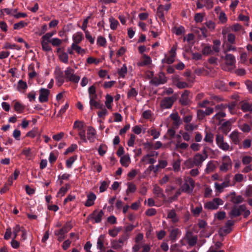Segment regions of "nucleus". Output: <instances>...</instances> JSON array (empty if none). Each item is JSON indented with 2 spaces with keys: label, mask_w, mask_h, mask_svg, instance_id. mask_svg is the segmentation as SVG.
<instances>
[{
  "label": "nucleus",
  "mask_w": 252,
  "mask_h": 252,
  "mask_svg": "<svg viewBox=\"0 0 252 252\" xmlns=\"http://www.w3.org/2000/svg\"><path fill=\"white\" fill-rule=\"evenodd\" d=\"M235 35L234 33H228L227 34V41L228 43L234 44L235 43Z\"/></svg>",
  "instance_id": "4d7b16f0"
},
{
  "label": "nucleus",
  "mask_w": 252,
  "mask_h": 252,
  "mask_svg": "<svg viewBox=\"0 0 252 252\" xmlns=\"http://www.w3.org/2000/svg\"><path fill=\"white\" fill-rule=\"evenodd\" d=\"M231 166V160L228 156H225L223 158L222 165L220 166V169L221 171H226L229 167Z\"/></svg>",
  "instance_id": "2eb2a0df"
},
{
  "label": "nucleus",
  "mask_w": 252,
  "mask_h": 252,
  "mask_svg": "<svg viewBox=\"0 0 252 252\" xmlns=\"http://www.w3.org/2000/svg\"><path fill=\"white\" fill-rule=\"evenodd\" d=\"M64 75L66 82L77 83L80 80V77L74 74V70L69 66L64 70Z\"/></svg>",
  "instance_id": "f257e3e1"
},
{
  "label": "nucleus",
  "mask_w": 252,
  "mask_h": 252,
  "mask_svg": "<svg viewBox=\"0 0 252 252\" xmlns=\"http://www.w3.org/2000/svg\"><path fill=\"white\" fill-rule=\"evenodd\" d=\"M245 211V204L240 205H234L231 207V211H230L228 215L230 218L233 219L240 216L241 215L242 211Z\"/></svg>",
  "instance_id": "20e7f679"
},
{
  "label": "nucleus",
  "mask_w": 252,
  "mask_h": 252,
  "mask_svg": "<svg viewBox=\"0 0 252 252\" xmlns=\"http://www.w3.org/2000/svg\"><path fill=\"white\" fill-rule=\"evenodd\" d=\"M151 63V59L150 57L146 55L145 54L143 55L142 62L140 63L141 66L148 65H149Z\"/></svg>",
  "instance_id": "c9c22d12"
},
{
  "label": "nucleus",
  "mask_w": 252,
  "mask_h": 252,
  "mask_svg": "<svg viewBox=\"0 0 252 252\" xmlns=\"http://www.w3.org/2000/svg\"><path fill=\"white\" fill-rule=\"evenodd\" d=\"M154 193L157 194L158 196L162 198L165 197L164 194L163 193V190L161 188L158 186H156L154 188Z\"/></svg>",
  "instance_id": "e433bc0d"
},
{
  "label": "nucleus",
  "mask_w": 252,
  "mask_h": 252,
  "mask_svg": "<svg viewBox=\"0 0 252 252\" xmlns=\"http://www.w3.org/2000/svg\"><path fill=\"white\" fill-rule=\"evenodd\" d=\"M174 57L171 56H169L168 57L165 56V58L162 60V63L171 64L174 62Z\"/></svg>",
  "instance_id": "8fccbe9b"
},
{
  "label": "nucleus",
  "mask_w": 252,
  "mask_h": 252,
  "mask_svg": "<svg viewBox=\"0 0 252 252\" xmlns=\"http://www.w3.org/2000/svg\"><path fill=\"white\" fill-rule=\"evenodd\" d=\"M233 121L231 119L228 120L225 122H221V130L223 134H227L228 132L231 130V125Z\"/></svg>",
  "instance_id": "f8f14e48"
},
{
  "label": "nucleus",
  "mask_w": 252,
  "mask_h": 252,
  "mask_svg": "<svg viewBox=\"0 0 252 252\" xmlns=\"http://www.w3.org/2000/svg\"><path fill=\"white\" fill-rule=\"evenodd\" d=\"M77 158V156L74 155L69 158L65 161V166L68 168H70L72 167V164L74 163V161L76 160Z\"/></svg>",
  "instance_id": "473e14b6"
},
{
  "label": "nucleus",
  "mask_w": 252,
  "mask_h": 252,
  "mask_svg": "<svg viewBox=\"0 0 252 252\" xmlns=\"http://www.w3.org/2000/svg\"><path fill=\"white\" fill-rule=\"evenodd\" d=\"M113 101V98L112 96L109 94H106V101H105V105L108 109L111 108V106L110 103H112Z\"/></svg>",
  "instance_id": "49530a36"
},
{
  "label": "nucleus",
  "mask_w": 252,
  "mask_h": 252,
  "mask_svg": "<svg viewBox=\"0 0 252 252\" xmlns=\"http://www.w3.org/2000/svg\"><path fill=\"white\" fill-rule=\"evenodd\" d=\"M106 39L104 37L101 36H98L97 38V44L101 47H105L106 46Z\"/></svg>",
  "instance_id": "5fc2aeb1"
},
{
  "label": "nucleus",
  "mask_w": 252,
  "mask_h": 252,
  "mask_svg": "<svg viewBox=\"0 0 252 252\" xmlns=\"http://www.w3.org/2000/svg\"><path fill=\"white\" fill-rule=\"evenodd\" d=\"M174 30H175L174 32L177 35H181L185 32V29L182 26H180L178 27H174Z\"/></svg>",
  "instance_id": "a18cd8bd"
},
{
  "label": "nucleus",
  "mask_w": 252,
  "mask_h": 252,
  "mask_svg": "<svg viewBox=\"0 0 252 252\" xmlns=\"http://www.w3.org/2000/svg\"><path fill=\"white\" fill-rule=\"evenodd\" d=\"M204 140L206 142L212 143L213 142V134L211 132H206Z\"/></svg>",
  "instance_id": "3c124183"
},
{
  "label": "nucleus",
  "mask_w": 252,
  "mask_h": 252,
  "mask_svg": "<svg viewBox=\"0 0 252 252\" xmlns=\"http://www.w3.org/2000/svg\"><path fill=\"white\" fill-rule=\"evenodd\" d=\"M225 82L220 80H217L214 83V85L217 88L221 90L225 89Z\"/></svg>",
  "instance_id": "79ce46f5"
},
{
  "label": "nucleus",
  "mask_w": 252,
  "mask_h": 252,
  "mask_svg": "<svg viewBox=\"0 0 252 252\" xmlns=\"http://www.w3.org/2000/svg\"><path fill=\"white\" fill-rule=\"evenodd\" d=\"M50 90L45 89L41 88L39 90L40 95L38 97V100L40 103L47 102L48 100V95L50 94Z\"/></svg>",
  "instance_id": "1a4fd4ad"
},
{
  "label": "nucleus",
  "mask_w": 252,
  "mask_h": 252,
  "mask_svg": "<svg viewBox=\"0 0 252 252\" xmlns=\"http://www.w3.org/2000/svg\"><path fill=\"white\" fill-rule=\"evenodd\" d=\"M127 67L126 65L124 64L121 68L119 70V74L120 76L124 78L126 74L127 73Z\"/></svg>",
  "instance_id": "13d9d810"
},
{
  "label": "nucleus",
  "mask_w": 252,
  "mask_h": 252,
  "mask_svg": "<svg viewBox=\"0 0 252 252\" xmlns=\"http://www.w3.org/2000/svg\"><path fill=\"white\" fill-rule=\"evenodd\" d=\"M251 141L250 139L247 138L244 140L243 143V147L244 149H248L251 147Z\"/></svg>",
  "instance_id": "774afa93"
},
{
  "label": "nucleus",
  "mask_w": 252,
  "mask_h": 252,
  "mask_svg": "<svg viewBox=\"0 0 252 252\" xmlns=\"http://www.w3.org/2000/svg\"><path fill=\"white\" fill-rule=\"evenodd\" d=\"M105 236L104 234H101L99 238H97L96 243V248L101 251H105V249L104 246Z\"/></svg>",
  "instance_id": "dca6fc26"
},
{
  "label": "nucleus",
  "mask_w": 252,
  "mask_h": 252,
  "mask_svg": "<svg viewBox=\"0 0 252 252\" xmlns=\"http://www.w3.org/2000/svg\"><path fill=\"white\" fill-rule=\"evenodd\" d=\"M104 215L103 211L101 210L97 213V211L95 210L92 214L89 215L88 218L90 219H94L95 223H100L101 221L102 217Z\"/></svg>",
  "instance_id": "9d476101"
},
{
  "label": "nucleus",
  "mask_w": 252,
  "mask_h": 252,
  "mask_svg": "<svg viewBox=\"0 0 252 252\" xmlns=\"http://www.w3.org/2000/svg\"><path fill=\"white\" fill-rule=\"evenodd\" d=\"M28 23L25 21H21L19 22L16 23L13 25V28L15 30H19L24 27L27 26Z\"/></svg>",
  "instance_id": "72a5a7b5"
},
{
  "label": "nucleus",
  "mask_w": 252,
  "mask_h": 252,
  "mask_svg": "<svg viewBox=\"0 0 252 252\" xmlns=\"http://www.w3.org/2000/svg\"><path fill=\"white\" fill-rule=\"evenodd\" d=\"M241 109L244 112L250 111L252 113V104H250L248 102H244L241 106Z\"/></svg>",
  "instance_id": "c756f323"
},
{
  "label": "nucleus",
  "mask_w": 252,
  "mask_h": 252,
  "mask_svg": "<svg viewBox=\"0 0 252 252\" xmlns=\"http://www.w3.org/2000/svg\"><path fill=\"white\" fill-rule=\"evenodd\" d=\"M96 195L94 193L91 192L87 195V200L85 205L86 207H91L94 204Z\"/></svg>",
  "instance_id": "aec40b11"
},
{
  "label": "nucleus",
  "mask_w": 252,
  "mask_h": 252,
  "mask_svg": "<svg viewBox=\"0 0 252 252\" xmlns=\"http://www.w3.org/2000/svg\"><path fill=\"white\" fill-rule=\"evenodd\" d=\"M128 157H126V156H124L121 157V158H120V162L123 166L127 167L128 164H127V162H128Z\"/></svg>",
  "instance_id": "bf43d9fd"
},
{
  "label": "nucleus",
  "mask_w": 252,
  "mask_h": 252,
  "mask_svg": "<svg viewBox=\"0 0 252 252\" xmlns=\"http://www.w3.org/2000/svg\"><path fill=\"white\" fill-rule=\"evenodd\" d=\"M107 146L104 144H101L99 147L97 151H98V153L100 156H103L105 154Z\"/></svg>",
  "instance_id": "864d4df0"
},
{
  "label": "nucleus",
  "mask_w": 252,
  "mask_h": 252,
  "mask_svg": "<svg viewBox=\"0 0 252 252\" xmlns=\"http://www.w3.org/2000/svg\"><path fill=\"white\" fill-rule=\"evenodd\" d=\"M158 155V154L157 152L155 151H151L149 154H147L142 157V159H141V161L145 162L147 159L149 158H152L154 156L157 157Z\"/></svg>",
  "instance_id": "2f4dec72"
},
{
  "label": "nucleus",
  "mask_w": 252,
  "mask_h": 252,
  "mask_svg": "<svg viewBox=\"0 0 252 252\" xmlns=\"http://www.w3.org/2000/svg\"><path fill=\"white\" fill-rule=\"evenodd\" d=\"M223 201L221 198H213L212 201H209L204 204V208L211 210H217L219 205H222Z\"/></svg>",
  "instance_id": "7ed1b4c3"
},
{
  "label": "nucleus",
  "mask_w": 252,
  "mask_h": 252,
  "mask_svg": "<svg viewBox=\"0 0 252 252\" xmlns=\"http://www.w3.org/2000/svg\"><path fill=\"white\" fill-rule=\"evenodd\" d=\"M204 15L201 13H196L194 16V20L195 22H201L203 20Z\"/></svg>",
  "instance_id": "0e129e2a"
},
{
  "label": "nucleus",
  "mask_w": 252,
  "mask_h": 252,
  "mask_svg": "<svg viewBox=\"0 0 252 252\" xmlns=\"http://www.w3.org/2000/svg\"><path fill=\"white\" fill-rule=\"evenodd\" d=\"M72 228V225L70 222H67L64 224L63 226L58 230L55 231V235H59L65 234L70 231Z\"/></svg>",
  "instance_id": "9b49d317"
},
{
  "label": "nucleus",
  "mask_w": 252,
  "mask_h": 252,
  "mask_svg": "<svg viewBox=\"0 0 252 252\" xmlns=\"http://www.w3.org/2000/svg\"><path fill=\"white\" fill-rule=\"evenodd\" d=\"M176 86L179 89H185L189 87V84L186 82L178 81Z\"/></svg>",
  "instance_id": "338daca9"
},
{
  "label": "nucleus",
  "mask_w": 252,
  "mask_h": 252,
  "mask_svg": "<svg viewBox=\"0 0 252 252\" xmlns=\"http://www.w3.org/2000/svg\"><path fill=\"white\" fill-rule=\"evenodd\" d=\"M184 164L186 168L190 169L193 167L195 166L193 161L192 158L187 159L184 162Z\"/></svg>",
  "instance_id": "603ef678"
},
{
  "label": "nucleus",
  "mask_w": 252,
  "mask_h": 252,
  "mask_svg": "<svg viewBox=\"0 0 252 252\" xmlns=\"http://www.w3.org/2000/svg\"><path fill=\"white\" fill-rule=\"evenodd\" d=\"M189 91L187 90L182 94L180 102L182 105L187 106L189 104L190 101L189 98Z\"/></svg>",
  "instance_id": "4468645a"
},
{
  "label": "nucleus",
  "mask_w": 252,
  "mask_h": 252,
  "mask_svg": "<svg viewBox=\"0 0 252 252\" xmlns=\"http://www.w3.org/2000/svg\"><path fill=\"white\" fill-rule=\"evenodd\" d=\"M150 83L154 85L155 86H158L160 84H163L164 83L160 80L157 77H155L151 80Z\"/></svg>",
  "instance_id": "6e6d98bb"
},
{
  "label": "nucleus",
  "mask_w": 252,
  "mask_h": 252,
  "mask_svg": "<svg viewBox=\"0 0 252 252\" xmlns=\"http://www.w3.org/2000/svg\"><path fill=\"white\" fill-rule=\"evenodd\" d=\"M55 79L58 86H62L65 81L64 72L61 70L60 67H56L55 70Z\"/></svg>",
  "instance_id": "39448f33"
},
{
  "label": "nucleus",
  "mask_w": 252,
  "mask_h": 252,
  "mask_svg": "<svg viewBox=\"0 0 252 252\" xmlns=\"http://www.w3.org/2000/svg\"><path fill=\"white\" fill-rule=\"evenodd\" d=\"M227 197L230 199V201L234 205H237L243 203L244 198L241 195H237L235 191L231 192L229 194L227 195Z\"/></svg>",
  "instance_id": "423d86ee"
},
{
  "label": "nucleus",
  "mask_w": 252,
  "mask_h": 252,
  "mask_svg": "<svg viewBox=\"0 0 252 252\" xmlns=\"http://www.w3.org/2000/svg\"><path fill=\"white\" fill-rule=\"evenodd\" d=\"M87 138L90 142L94 141V136L96 134L95 129L91 126H89L87 128Z\"/></svg>",
  "instance_id": "6ab92c4d"
},
{
  "label": "nucleus",
  "mask_w": 252,
  "mask_h": 252,
  "mask_svg": "<svg viewBox=\"0 0 252 252\" xmlns=\"http://www.w3.org/2000/svg\"><path fill=\"white\" fill-rule=\"evenodd\" d=\"M14 110L18 113H22L25 108V106L19 102H16L14 105Z\"/></svg>",
  "instance_id": "cd10ccee"
},
{
  "label": "nucleus",
  "mask_w": 252,
  "mask_h": 252,
  "mask_svg": "<svg viewBox=\"0 0 252 252\" xmlns=\"http://www.w3.org/2000/svg\"><path fill=\"white\" fill-rule=\"evenodd\" d=\"M71 48L74 51H76L78 54H84L85 53V51L82 49L81 47L78 46L77 44L72 43Z\"/></svg>",
  "instance_id": "a19ab883"
},
{
  "label": "nucleus",
  "mask_w": 252,
  "mask_h": 252,
  "mask_svg": "<svg viewBox=\"0 0 252 252\" xmlns=\"http://www.w3.org/2000/svg\"><path fill=\"white\" fill-rule=\"evenodd\" d=\"M77 145L76 144H72L71 146L66 149L64 153V155H67L70 153H72L77 149Z\"/></svg>",
  "instance_id": "09e8293b"
},
{
  "label": "nucleus",
  "mask_w": 252,
  "mask_h": 252,
  "mask_svg": "<svg viewBox=\"0 0 252 252\" xmlns=\"http://www.w3.org/2000/svg\"><path fill=\"white\" fill-rule=\"evenodd\" d=\"M186 237L189 246L193 247L196 244L197 242V238L196 236H189L187 234Z\"/></svg>",
  "instance_id": "f704fd0d"
},
{
  "label": "nucleus",
  "mask_w": 252,
  "mask_h": 252,
  "mask_svg": "<svg viewBox=\"0 0 252 252\" xmlns=\"http://www.w3.org/2000/svg\"><path fill=\"white\" fill-rule=\"evenodd\" d=\"M236 102L235 101H234L227 105L226 107L228 108V111H230L231 114H234L236 113Z\"/></svg>",
  "instance_id": "c03bdc74"
},
{
  "label": "nucleus",
  "mask_w": 252,
  "mask_h": 252,
  "mask_svg": "<svg viewBox=\"0 0 252 252\" xmlns=\"http://www.w3.org/2000/svg\"><path fill=\"white\" fill-rule=\"evenodd\" d=\"M181 235V231L178 228H174L170 231L169 234V238L172 242H174L177 240L178 237Z\"/></svg>",
  "instance_id": "f3484780"
},
{
  "label": "nucleus",
  "mask_w": 252,
  "mask_h": 252,
  "mask_svg": "<svg viewBox=\"0 0 252 252\" xmlns=\"http://www.w3.org/2000/svg\"><path fill=\"white\" fill-rule=\"evenodd\" d=\"M252 162V157L249 156H245L243 157L242 162L244 165H248Z\"/></svg>",
  "instance_id": "680f3d73"
},
{
  "label": "nucleus",
  "mask_w": 252,
  "mask_h": 252,
  "mask_svg": "<svg viewBox=\"0 0 252 252\" xmlns=\"http://www.w3.org/2000/svg\"><path fill=\"white\" fill-rule=\"evenodd\" d=\"M205 116H207L204 113V111L202 110H197V118L199 120H202L205 117Z\"/></svg>",
  "instance_id": "e2e57ef3"
},
{
  "label": "nucleus",
  "mask_w": 252,
  "mask_h": 252,
  "mask_svg": "<svg viewBox=\"0 0 252 252\" xmlns=\"http://www.w3.org/2000/svg\"><path fill=\"white\" fill-rule=\"evenodd\" d=\"M167 218L171 219L172 223H177L180 220V219L177 217L176 211L174 209L169 211L167 215Z\"/></svg>",
  "instance_id": "412c9836"
},
{
  "label": "nucleus",
  "mask_w": 252,
  "mask_h": 252,
  "mask_svg": "<svg viewBox=\"0 0 252 252\" xmlns=\"http://www.w3.org/2000/svg\"><path fill=\"white\" fill-rule=\"evenodd\" d=\"M234 221L231 220H227L225 222L224 228L222 229L223 233L227 234L231 231V227L233 226L234 224Z\"/></svg>",
  "instance_id": "5701e85b"
},
{
  "label": "nucleus",
  "mask_w": 252,
  "mask_h": 252,
  "mask_svg": "<svg viewBox=\"0 0 252 252\" xmlns=\"http://www.w3.org/2000/svg\"><path fill=\"white\" fill-rule=\"evenodd\" d=\"M226 116V114L225 112H223L222 111L219 112L218 113H217L216 115H214L213 119H216L217 120H219V122L218 123V125H220L221 123L223 121V119H221V118H224Z\"/></svg>",
  "instance_id": "bb28decb"
},
{
  "label": "nucleus",
  "mask_w": 252,
  "mask_h": 252,
  "mask_svg": "<svg viewBox=\"0 0 252 252\" xmlns=\"http://www.w3.org/2000/svg\"><path fill=\"white\" fill-rule=\"evenodd\" d=\"M109 20L110 23V29L112 30H116L119 25V22L118 21V20L113 18L112 17L109 18Z\"/></svg>",
  "instance_id": "7c9ffc66"
},
{
  "label": "nucleus",
  "mask_w": 252,
  "mask_h": 252,
  "mask_svg": "<svg viewBox=\"0 0 252 252\" xmlns=\"http://www.w3.org/2000/svg\"><path fill=\"white\" fill-rule=\"evenodd\" d=\"M224 59L227 65L232 66L236 63L235 57L232 54H226Z\"/></svg>",
  "instance_id": "4be33fe9"
},
{
  "label": "nucleus",
  "mask_w": 252,
  "mask_h": 252,
  "mask_svg": "<svg viewBox=\"0 0 252 252\" xmlns=\"http://www.w3.org/2000/svg\"><path fill=\"white\" fill-rule=\"evenodd\" d=\"M90 108L92 110L94 107H95L96 109H102L104 107L103 105L100 102L96 101V100H93L91 98V100H90Z\"/></svg>",
  "instance_id": "393cba45"
},
{
  "label": "nucleus",
  "mask_w": 252,
  "mask_h": 252,
  "mask_svg": "<svg viewBox=\"0 0 252 252\" xmlns=\"http://www.w3.org/2000/svg\"><path fill=\"white\" fill-rule=\"evenodd\" d=\"M157 211L154 208H150L145 212V214L148 216H153L156 214Z\"/></svg>",
  "instance_id": "69168bd1"
},
{
  "label": "nucleus",
  "mask_w": 252,
  "mask_h": 252,
  "mask_svg": "<svg viewBox=\"0 0 252 252\" xmlns=\"http://www.w3.org/2000/svg\"><path fill=\"white\" fill-rule=\"evenodd\" d=\"M83 38V35L82 32H77L73 35V41L75 44H79L81 42Z\"/></svg>",
  "instance_id": "a878e982"
},
{
  "label": "nucleus",
  "mask_w": 252,
  "mask_h": 252,
  "mask_svg": "<svg viewBox=\"0 0 252 252\" xmlns=\"http://www.w3.org/2000/svg\"><path fill=\"white\" fill-rule=\"evenodd\" d=\"M176 99L177 97L175 95L172 96L165 97L160 101V107L163 109L171 108Z\"/></svg>",
  "instance_id": "f03ea898"
},
{
  "label": "nucleus",
  "mask_w": 252,
  "mask_h": 252,
  "mask_svg": "<svg viewBox=\"0 0 252 252\" xmlns=\"http://www.w3.org/2000/svg\"><path fill=\"white\" fill-rule=\"evenodd\" d=\"M55 32H48L47 33H45V34L43 35V36L41 37V39L48 41L51 39L50 38L52 36H53L55 34Z\"/></svg>",
  "instance_id": "052dcab7"
},
{
  "label": "nucleus",
  "mask_w": 252,
  "mask_h": 252,
  "mask_svg": "<svg viewBox=\"0 0 252 252\" xmlns=\"http://www.w3.org/2000/svg\"><path fill=\"white\" fill-rule=\"evenodd\" d=\"M238 127L244 133H248L251 130V126H250L247 123H239Z\"/></svg>",
  "instance_id": "b1692460"
},
{
  "label": "nucleus",
  "mask_w": 252,
  "mask_h": 252,
  "mask_svg": "<svg viewBox=\"0 0 252 252\" xmlns=\"http://www.w3.org/2000/svg\"><path fill=\"white\" fill-rule=\"evenodd\" d=\"M28 88L27 83L23 81L22 80H20L18 82V90H25Z\"/></svg>",
  "instance_id": "de8ad7c7"
},
{
  "label": "nucleus",
  "mask_w": 252,
  "mask_h": 252,
  "mask_svg": "<svg viewBox=\"0 0 252 252\" xmlns=\"http://www.w3.org/2000/svg\"><path fill=\"white\" fill-rule=\"evenodd\" d=\"M216 142L218 146L223 151H227L230 148L228 143L223 141V136L220 134L217 135Z\"/></svg>",
  "instance_id": "6e6552de"
},
{
  "label": "nucleus",
  "mask_w": 252,
  "mask_h": 252,
  "mask_svg": "<svg viewBox=\"0 0 252 252\" xmlns=\"http://www.w3.org/2000/svg\"><path fill=\"white\" fill-rule=\"evenodd\" d=\"M188 182L189 183L186 182L183 184L182 186L181 187L182 191L189 193L193 190L194 188V181L193 179L192 178H189L188 180Z\"/></svg>",
  "instance_id": "0eeeda50"
},
{
  "label": "nucleus",
  "mask_w": 252,
  "mask_h": 252,
  "mask_svg": "<svg viewBox=\"0 0 252 252\" xmlns=\"http://www.w3.org/2000/svg\"><path fill=\"white\" fill-rule=\"evenodd\" d=\"M48 43L47 41L41 39V44L43 51L49 52L52 50L51 47L48 45Z\"/></svg>",
  "instance_id": "58836bf2"
},
{
  "label": "nucleus",
  "mask_w": 252,
  "mask_h": 252,
  "mask_svg": "<svg viewBox=\"0 0 252 252\" xmlns=\"http://www.w3.org/2000/svg\"><path fill=\"white\" fill-rule=\"evenodd\" d=\"M47 42L51 43L52 46L54 47H57L60 46L63 42L60 39L56 37L52 38L51 40L48 41Z\"/></svg>",
  "instance_id": "ea45409f"
},
{
  "label": "nucleus",
  "mask_w": 252,
  "mask_h": 252,
  "mask_svg": "<svg viewBox=\"0 0 252 252\" xmlns=\"http://www.w3.org/2000/svg\"><path fill=\"white\" fill-rule=\"evenodd\" d=\"M240 133L237 130H234L230 134V138L232 140V142L235 145H238L240 143Z\"/></svg>",
  "instance_id": "a211bd4d"
},
{
  "label": "nucleus",
  "mask_w": 252,
  "mask_h": 252,
  "mask_svg": "<svg viewBox=\"0 0 252 252\" xmlns=\"http://www.w3.org/2000/svg\"><path fill=\"white\" fill-rule=\"evenodd\" d=\"M202 53L203 55L207 56L209 55H213V51L211 46H207L203 48Z\"/></svg>",
  "instance_id": "4c0bfd02"
},
{
  "label": "nucleus",
  "mask_w": 252,
  "mask_h": 252,
  "mask_svg": "<svg viewBox=\"0 0 252 252\" xmlns=\"http://www.w3.org/2000/svg\"><path fill=\"white\" fill-rule=\"evenodd\" d=\"M127 189L126 190V194L128 195L130 193L135 192L136 190V186L132 182H127Z\"/></svg>",
  "instance_id": "c85d7f7f"
},
{
  "label": "nucleus",
  "mask_w": 252,
  "mask_h": 252,
  "mask_svg": "<svg viewBox=\"0 0 252 252\" xmlns=\"http://www.w3.org/2000/svg\"><path fill=\"white\" fill-rule=\"evenodd\" d=\"M59 59L61 61L65 63H67L68 62V56L67 53L64 52H62L59 55Z\"/></svg>",
  "instance_id": "37998d69"
},
{
  "label": "nucleus",
  "mask_w": 252,
  "mask_h": 252,
  "mask_svg": "<svg viewBox=\"0 0 252 252\" xmlns=\"http://www.w3.org/2000/svg\"><path fill=\"white\" fill-rule=\"evenodd\" d=\"M205 159L206 157H204L203 155L199 153L196 154L194 155L193 158H192L194 163H195V166L198 167H200L202 166V163Z\"/></svg>",
  "instance_id": "ddd939ff"
}]
</instances>
